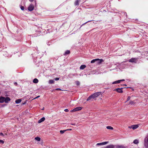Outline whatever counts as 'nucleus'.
Segmentation results:
<instances>
[{"mask_svg":"<svg viewBox=\"0 0 148 148\" xmlns=\"http://www.w3.org/2000/svg\"><path fill=\"white\" fill-rule=\"evenodd\" d=\"M138 59V58H132L129 60V62H131L136 63Z\"/></svg>","mask_w":148,"mask_h":148,"instance_id":"nucleus-1","label":"nucleus"},{"mask_svg":"<svg viewBox=\"0 0 148 148\" xmlns=\"http://www.w3.org/2000/svg\"><path fill=\"white\" fill-rule=\"evenodd\" d=\"M82 108L80 107H77L75 108L73 110L71 111V112H74L77 111L81 110Z\"/></svg>","mask_w":148,"mask_h":148,"instance_id":"nucleus-2","label":"nucleus"},{"mask_svg":"<svg viewBox=\"0 0 148 148\" xmlns=\"http://www.w3.org/2000/svg\"><path fill=\"white\" fill-rule=\"evenodd\" d=\"M34 7L33 5L31 4L28 7V10L29 11H32L34 9Z\"/></svg>","mask_w":148,"mask_h":148,"instance_id":"nucleus-3","label":"nucleus"},{"mask_svg":"<svg viewBox=\"0 0 148 148\" xmlns=\"http://www.w3.org/2000/svg\"><path fill=\"white\" fill-rule=\"evenodd\" d=\"M101 92H98L93 94L94 98L100 95Z\"/></svg>","mask_w":148,"mask_h":148,"instance_id":"nucleus-4","label":"nucleus"},{"mask_svg":"<svg viewBox=\"0 0 148 148\" xmlns=\"http://www.w3.org/2000/svg\"><path fill=\"white\" fill-rule=\"evenodd\" d=\"M123 88H117L115 90H116V91H117L119 93H122L123 92V91L121 90Z\"/></svg>","mask_w":148,"mask_h":148,"instance_id":"nucleus-5","label":"nucleus"},{"mask_svg":"<svg viewBox=\"0 0 148 148\" xmlns=\"http://www.w3.org/2000/svg\"><path fill=\"white\" fill-rule=\"evenodd\" d=\"M125 81V80L124 79H122V80H118V81H115L114 82H113L112 83V84H116L119 83H120V82H121L123 81Z\"/></svg>","mask_w":148,"mask_h":148,"instance_id":"nucleus-6","label":"nucleus"},{"mask_svg":"<svg viewBox=\"0 0 148 148\" xmlns=\"http://www.w3.org/2000/svg\"><path fill=\"white\" fill-rule=\"evenodd\" d=\"M5 99V97L1 96L0 97V103H3L4 101V99Z\"/></svg>","mask_w":148,"mask_h":148,"instance_id":"nucleus-7","label":"nucleus"},{"mask_svg":"<svg viewBox=\"0 0 148 148\" xmlns=\"http://www.w3.org/2000/svg\"><path fill=\"white\" fill-rule=\"evenodd\" d=\"M10 98L9 97H5V99H4V101L6 103H8V101H10Z\"/></svg>","mask_w":148,"mask_h":148,"instance_id":"nucleus-8","label":"nucleus"},{"mask_svg":"<svg viewBox=\"0 0 148 148\" xmlns=\"http://www.w3.org/2000/svg\"><path fill=\"white\" fill-rule=\"evenodd\" d=\"M97 59L99 60L96 61V62L98 64H101L102 62H103V60L102 59Z\"/></svg>","mask_w":148,"mask_h":148,"instance_id":"nucleus-9","label":"nucleus"},{"mask_svg":"<svg viewBox=\"0 0 148 148\" xmlns=\"http://www.w3.org/2000/svg\"><path fill=\"white\" fill-rule=\"evenodd\" d=\"M132 128L133 130H135L138 127V125H132Z\"/></svg>","mask_w":148,"mask_h":148,"instance_id":"nucleus-10","label":"nucleus"},{"mask_svg":"<svg viewBox=\"0 0 148 148\" xmlns=\"http://www.w3.org/2000/svg\"><path fill=\"white\" fill-rule=\"evenodd\" d=\"M145 145L146 147H148V137L147 138L146 140H145Z\"/></svg>","mask_w":148,"mask_h":148,"instance_id":"nucleus-11","label":"nucleus"},{"mask_svg":"<svg viewBox=\"0 0 148 148\" xmlns=\"http://www.w3.org/2000/svg\"><path fill=\"white\" fill-rule=\"evenodd\" d=\"M86 67L85 65H82L80 67V70H83Z\"/></svg>","mask_w":148,"mask_h":148,"instance_id":"nucleus-12","label":"nucleus"},{"mask_svg":"<svg viewBox=\"0 0 148 148\" xmlns=\"http://www.w3.org/2000/svg\"><path fill=\"white\" fill-rule=\"evenodd\" d=\"M108 143V142H105L102 143H97V145H105V144H106Z\"/></svg>","mask_w":148,"mask_h":148,"instance_id":"nucleus-13","label":"nucleus"},{"mask_svg":"<svg viewBox=\"0 0 148 148\" xmlns=\"http://www.w3.org/2000/svg\"><path fill=\"white\" fill-rule=\"evenodd\" d=\"M45 117H43L42 118L40 119L38 121V123H40L43 121L45 120Z\"/></svg>","mask_w":148,"mask_h":148,"instance_id":"nucleus-14","label":"nucleus"},{"mask_svg":"<svg viewBox=\"0 0 148 148\" xmlns=\"http://www.w3.org/2000/svg\"><path fill=\"white\" fill-rule=\"evenodd\" d=\"M75 5H79V1L78 0H76L75 2Z\"/></svg>","mask_w":148,"mask_h":148,"instance_id":"nucleus-15","label":"nucleus"},{"mask_svg":"<svg viewBox=\"0 0 148 148\" xmlns=\"http://www.w3.org/2000/svg\"><path fill=\"white\" fill-rule=\"evenodd\" d=\"M21 101V99H18L16 100L15 101V102L16 103H20Z\"/></svg>","mask_w":148,"mask_h":148,"instance_id":"nucleus-16","label":"nucleus"},{"mask_svg":"<svg viewBox=\"0 0 148 148\" xmlns=\"http://www.w3.org/2000/svg\"><path fill=\"white\" fill-rule=\"evenodd\" d=\"M114 146L113 145H111L107 146L106 148H114Z\"/></svg>","mask_w":148,"mask_h":148,"instance_id":"nucleus-17","label":"nucleus"},{"mask_svg":"<svg viewBox=\"0 0 148 148\" xmlns=\"http://www.w3.org/2000/svg\"><path fill=\"white\" fill-rule=\"evenodd\" d=\"M70 53V51L69 50H67L64 54V55H66L69 54Z\"/></svg>","mask_w":148,"mask_h":148,"instance_id":"nucleus-18","label":"nucleus"},{"mask_svg":"<svg viewBox=\"0 0 148 148\" xmlns=\"http://www.w3.org/2000/svg\"><path fill=\"white\" fill-rule=\"evenodd\" d=\"M99 60L97 59H94V60H91V61L90 62L91 63H94L95 62H96V61H97V60Z\"/></svg>","mask_w":148,"mask_h":148,"instance_id":"nucleus-19","label":"nucleus"},{"mask_svg":"<svg viewBox=\"0 0 148 148\" xmlns=\"http://www.w3.org/2000/svg\"><path fill=\"white\" fill-rule=\"evenodd\" d=\"M33 82L35 83H37L38 82V80L37 79L35 78L33 80Z\"/></svg>","mask_w":148,"mask_h":148,"instance_id":"nucleus-20","label":"nucleus"},{"mask_svg":"<svg viewBox=\"0 0 148 148\" xmlns=\"http://www.w3.org/2000/svg\"><path fill=\"white\" fill-rule=\"evenodd\" d=\"M116 148H125V147L122 145H117Z\"/></svg>","mask_w":148,"mask_h":148,"instance_id":"nucleus-21","label":"nucleus"},{"mask_svg":"<svg viewBox=\"0 0 148 148\" xmlns=\"http://www.w3.org/2000/svg\"><path fill=\"white\" fill-rule=\"evenodd\" d=\"M106 128L107 129H110V130H113V128L110 126H107L106 127Z\"/></svg>","mask_w":148,"mask_h":148,"instance_id":"nucleus-22","label":"nucleus"},{"mask_svg":"<svg viewBox=\"0 0 148 148\" xmlns=\"http://www.w3.org/2000/svg\"><path fill=\"white\" fill-rule=\"evenodd\" d=\"M133 143L135 144H137L138 141L137 140H135L134 141Z\"/></svg>","mask_w":148,"mask_h":148,"instance_id":"nucleus-23","label":"nucleus"},{"mask_svg":"<svg viewBox=\"0 0 148 148\" xmlns=\"http://www.w3.org/2000/svg\"><path fill=\"white\" fill-rule=\"evenodd\" d=\"M54 82V81L53 80H49V83L50 84H52Z\"/></svg>","mask_w":148,"mask_h":148,"instance_id":"nucleus-24","label":"nucleus"},{"mask_svg":"<svg viewBox=\"0 0 148 148\" xmlns=\"http://www.w3.org/2000/svg\"><path fill=\"white\" fill-rule=\"evenodd\" d=\"M35 139L37 141H40V138L39 137H36L35 138Z\"/></svg>","mask_w":148,"mask_h":148,"instance_id":"nucleus-25","label":"nucleus"},{"mask_svg":"<svg viewBox=\"0 0 148 148\" xmlns=\"http://www.w3.org/2000/svg\"><path fill=\"white\" fill-rule=\"evenodd\" d=\"M66 131V130H61L60 131V133L61 134H63L64 132H65V131Z\"/></svg>","mask_w":148,"mask_h":148,"instance_id":"nucleus-26","label":"nucleus"},{"mask_svg":"<svg viewBox=\"0 0 148 148\" xmlns=\"http://www.w3.org/2000/svg\"><path fill=\"white\" fill-rule=\"evenodd\" d=\"M21 9L23 10H24V7L23 6H21Z\"/></svg>","mask_w":148,"mask_h":148,"instance_id":"nucleus-27","label":"nucleus"},{"mask_svg":"<svg viewBox=\"0 0 148 148\" xmlns=\"http://www.w3.org/2000/svg\"><path fill=\"white\" fill-rule=\"evenodd\" d=\"M90 96V97H91V98H93V99L94 98V95H93V94H92V95Z\"/></svg>","mask_w":148,"mask_h":148,"instance_id":"nucleus-28","label":"nucleus"},{"mask_svg":"<svg viewBox=\"0 0 148 148\" xmlns=\"http://www.w3.org/2000/svg\"><path fill=\"white\" fill-rule=\"evenodd\" d=\"M91 97L89 96L88 99H87V101H88L89 100H90L91 99Z\"/></svg>","mask_w":148,"mask_h":148,"instance_id":"nucleus-29","label":"nucleus"},{"mask_svg":"<svg viewBox=\"0 0 148 148\" xmlns=\"http://www.w3.org/2000/svg\"><path fill=\"white\" fill-rule=\"evenodd\" d=\"M76 84L77 85H79L80 84L79 82V81H77L76 82Z\"/></svg>","mask_w":148,"mask_h":148,"instance_id":"nucleus-30","label":"nucleus"},{"mask_svg":"<svg viewBox=\"0 0 148 148\" xmlns=\"http://www.w3.org/2000/svg\"><path fill=\"white\" fill-rule=\"evenodd\" d=\"M59 78H59V77H56V78L55 79L56 80H59Z\"/></svg>","mask_w":148,"mask_h":148,"instance_id":"nucleus-31","label":"nucleus"},{"mask_svg":"<svg viewBox=\"0 0 148 148\" xmlns=\"http://www.w3.org/2000/svg\"><path fill=\"white\" fill-rule=\"evenodd\" d=\"M130 99V97L129 96L128 97V98H127V101H129Z\"/></svg>","mask_w":148,"mask_h":148,"instance_id":"nucleus-32","label":"nucleus"},{"mask_svg":"<svg viewBox=\"0 0 148 148\" xmlns=\"http://www.w3.org/2000/svg\"><path fill=\"white\" fill-rule=\"evenodd\" d=\"M0 143H3L4 141L3 140H0Z\"/></svg>","mask_w":148,"mask_h":148,"instance_id":"nucleus-33","label":"nucleus"},{"mask_svg":"<svg viewBox=\"0 0 148 148\" xmlns=\"http://www.w3.org/2000/svg\"><path fill=\"white\" fill-rule=\"evenodd\" d=\"M130 103L131 104H134V102L133 101H130Z\"/></svg>","mask_w":148,"mask_h":148,"instance_id":"nucleus-34","label":"nucleus"},{"mask_svg":"<svg viewBox=\"0 0 148 148\" xmlns=\"http://www.w3.org/2000/svg\"><path fill=\"white\" fill-rule=\"evenodd\" d=\"M64 111L65 112H68L69 111V110L68 109H66L64 110Z\"/></svg>","mask_w":148,"mask_h":148,"instance_id":"nucleus-35","label":"nucleus"},{"mask_svg":"<svg viewBox=\"0 0 148 148\" xmlns=\"http://www.w3.org/2000/svg\"><path fill=\"white\" fill-rule=\"evenodd\" d=\"M40 97V96H38L37 97H35V98H34V99H36L37 98H38V97Z\"/></svg>","mask_w":148,"mask_h":148,"instance_id":"nucleus-36","label":"nucleus"},{"mask_svg":"<svg viewBox=\"0 0 148 148\" xmlns=\"http://www.w3.org/2000/svg\"><path fill=\"white\" fill-rule=\"evenodd\" d=\"M0 135H1L2 136H4V135L3 134V133H2L0 132Z\"/></svg>","mask_w":148,"mask_h":148,"instance_id":"nucleus-37","label":"nucleus"},{"mask_svg":"<svg viewBox=\"0 0 148 148\" xmlns=\"http://www.w3.org/2000/svg\"><path fill=\"white\" fill-rule=\"evenodd\" d=\"M56 90H62L60 89V88H57L56 89Z\"/></svg>","mask_w":148,"mask_h":148,"instance_id":"nucleus-38","label":"nucleus"},{"mask_svg":"<svg viewBox=\"0 0 148 148\" xmlns=\"http://www.w3.org/2000/svg\"><path fill=\"white\" fill-rule=\"evenodd\" d=\"M14 84H15L16 85H17V83L16 82H15L14 83Z\"/></svg>","mask_w":148,"mask_h":148,"instance_id":"nucleus-39","label":"nucleus"},{"mask_svg":"<svg viewBox=\"0 0 148 148\" xmlns=\"http://www.w3.org/2000/svg\"><path fill=\"white\" fill-rule=\"evenodd\" d=\"M128 128H132V126H129L128 127Z\"/></svg>","mask_w":148,"mask_h":148,"instance_id":"nucleus-40","label":"nucleus"},{"mask_svg":"<svg viewBox=\"0 0 148 148\" xmlns=\"http://www.w3.org/2000/svg\"><path fill=\"white\" fill-rule=\"evenodd\" d=\"M72 130L71 129H67L66 130Z\"/></svg>","mask_w":148,"mask_h":148,"instance_id":"nucleus-41","label":"nucleus"},{"mask_svg":"<svg viewBox=\"0 0 148 148\" xmlns=\"http://www.w3.org/2000/svg\"><path fill=\"white\" fill-rule=\"evenodd\" d=\"M26 103V102H25L24 103H23L22 104H23V105H24V104H25Z\"/></svg>","mask_w":148,"mask_h":148,"instance_id":"nucleus-42","label":"nucleus"},{"mask_svg":"<svg viewBox=\"0 0 148 148\" xmlns=\"http://www.w3.org/2000/svg\"><path fill=\"white\" fill-rule=\"evenodd\" d=\"M71 125H75V123H74V124L71 123Z\"/></svg>","mask_w":148,"mask_h":148,"instance_id":"nucleus-43","label":"nucleus"},{"mask_svg":"<svg viewBox=\"0 0 148 148\" xmlns=\"http://www.w3.org/2000/svg\"><path fill=\"white\" fill-rule=\"evenodd\" d=\"M29 0L31 2H32L34 1V0Z\"/></svg>","mask_w":148,"mask_h":148,"instance_id":"nucleus-44","label":"nucleus"},{"mask_svg":"<svg viewBox=\"0 0 148 148\" xmlns=\"http://www.w3.org/2000/svg\"><path fill=\"white\" fill-rule=\"evenodd\" d=\"M44 109H45L44 108V107H43V108L42 109V110H44Z\"/></svg>","mask_w":148,"mask_h":148,"instance_id":"nucleus-45","label":"nucleus"},{"mask_svg":"<svg viewBox=\"0 0 148 148\" xmlns=\"http://www.w3.org/2000/svg\"><path fill=\"white\" fill-rule=\"evenodd\" d=\"M124 85L125 86H127V85L126 84H124V85Z\"/></svg>","mask_w":148,"mask_h":148,"instance_id":"nucleus-46","label":"nucleus"}]
</instances>
